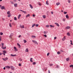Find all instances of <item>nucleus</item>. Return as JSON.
Wrapping results in <instances>:
<instances>
[{"mask_svg": "<svg viewBox=\"0 0 73 73\" xmlns=\"http://www.w3.org/2000/svg\"><path fill=\"white\" fill-rule=\"evenodd\" d=\"M7 15H8L7 16L8 17H10L11 16V14L10 13V11H9L7 12Z\"/></svg>", "mask_w": 73, "mask_h": 73, "instance_id": "obj_1", "label": "nucleus"}, {"mask_svg": "<svg viewBox=\"0 0 73 73\" xmlns=\"http://www.w3.org/2000/svg\"><path fill=\"white\" fill-rule=\"evenodd\" d=\"M14 50L15 52H17V50H18L17 49V48L16 47H14Z\"/></svg>", "mask_w": 73, "mask_h": 73, "instance_id": "obj_2", "label": "nucleus"}, {"mask_svg": "<svg viewBox=\"0 0 73 73\" xmlns=\"http://www.w3.org/2000/svg\"><path fill=\"white\" fill-rule=\"evenodd\" d=\"M32 41H33V42L34 43V44H38V43L35 40H32Z\"/></svg>", "mask_w": 73, "mask_h": 73, "instance_id": "obj_3", "label": "nucleus"}, {"mask_svg": "<svg viewBox=\"0 0 73 73\" xmlns=\"http://www.w3.org/2000/svg\"><path fill=\"white\" fill-rule=\"evenodd\" d=\"M20 11H21V12H23V13H25V14H26V13H27V12H26V11H24L21 10H20Z\"/></svg>", "mask_w": 73, "mask_h": 73, "instance_id": "obj_4", "label": "nucleus"}, {"mask_svg": "<svg viewBox=\"0 0 73 73\" xmlns=\"http://www.w3.org/2000/svg\"><path fill=\"white\" fill-rule=\"evenodd\" d=\"M3 60H4V61H6V60H8V58H3Z\"/></svg>", "mask_w": 73, "mask_h": 73, "instance_id": "obj_5", "label": "nucleus"}, {"mask_svg": "<svg viewBox=\"0 0 73 73\" xmlns=\"http://www.w3.org/2000/svg\"><path fill=\"white\" fill-rule=\"evenodd\" d=\"M20 28H24V25H20Z\"/></svg>", "mask_w": 73, "mask_h": 73, "instance_id": "obj_6", "label": "nucleus"}, {"mask_svg": "<svg viewBox=\"0 0 73 73\" xmlns=\"http://www.w3.org/2000/svg\"><path fill=\"white\" fill-rule=\"evenodd\" d=\"M14 5L15 7H17V4L15 3L14 4Z\"/></svg>", "mask_w": 73, "mask_h": 73, "instance_id": "obj_7", "label": "nucleus"}, {"mask_svg": "<svg viewBox=\"0 0 73 73\" xmlns=\"http://www.w3.org/2000/svg\"><path fill=\"white\" fill-rule=\"evenodd\" d=\"M55 24H56L57 26L58 27H60V25H59V24L58 23H55Z\"/></svg>", "mask_w": 73, "mask_h": 73, "instance_id": "obj_8", "label": "nucleus"}, {"mask_svg": "<svg viewBox=\"0 0 73 73\" xmlns=\"http://www.w3.org/2000/svg\"><path fill=\"white\" fill-rule=\"evenodd\" d=\"M6 68H7V69H10V68H11V67L8 66H6Z\"/></svg>", "mask_w": 73, "mask_h": 73, "instance_id": "obj_9", "label": "nucleus"}, {"mask_svg": "<svg viewBox=\"0 0 73 73\" xmlns=\"http://www.w3.org/2000/svg\"><path fill=\"white\" fill-rule=\"evenodd\" d=\"M17 45H18V46H19V48H21V46H20V44H19L18 43H17Z\"/></svg>", "mask_w": 73, "mask_h": 73, "instance_id": "obj_10", "label": "nucleus"}, {"mask_svg": "<svg viewBox=\"0 0 73 73\" xmlns=\"http://www.w3.org/2000/svg\"><path fill=\"white\" fill-rule=\"evenodd\" d=\"M70 27L69 26H68L66 27H65V29H69L70 28Z\"/></svg>", "mask_w": 73, "mask_h": 73, "instance_id": "obj_11", "label": "nucleus"}, {"mask_svg": "<svg viewBox=\"0 0 73 73\" xmlns=\"http://www.w3.org/2000/svg\"><path fill=\"white\" fill-rule=\"evenodd\" d=\"M66 39V37L65 36H64V37L62 39V40L63 41H64V40H65Z\"/></svg>", "mask_w": 73, "mask_h": 73, "instance_id": "obj_12", "label": "nucleus"}, {"mask_svg": "<svg viewBox=\"0 0 73 73\" xmlns=\"http://www.w3.org/2000/svg\"><path fill=\"white\" fill-rule=\"evenodd\" d=\"M66 19H69V16H68V15H66Z\"/></svg>", "mask_w": 73, "mask_h": 73, "instance_id": "obj_13", "label": "nucleus"}, {"mask_svg": "<svg viewBox=\"0 0 73 73\" xmlns=\"http://www.w3.org/2000/svg\"><path fill=\"white\" fill-rule=\"evenodd\" d=\"M46 5H49V3H48V1H46Z\"/></svg>", "mask_w": 73, "mask_h": 73, "instance_id": "obj_14", "label": "nucleus"}, {"mask_svg": "<svg viewBox=\"0 0 73 73\" xmlns=\"http://www.w3.org/2000/svg\"><path fill=\"white\" fill-rule=\"evenodd\" d=\"M1 48L3 49H6V46H5V47H4L3 46H2L1 47Z\"/></svg>", "mask_w": 73, "mask_h": 73, "instance_id": "obj_15", "label": "nucleus"}, {"mask_svg": "<svg viewBox=\"0 0 73 73\" xmlns=\"http://www.w3.org/2000/svg\"><path fill=\"white\" fill-rule=\"evenodd\" d=\"M21 16V15L20 14L19 15L18 17V19H20V18Z\"/></svg>", "mask_w": 73, "mask_h": 73, "instance_id": "obj_16", "label": "nucleus"}, {"mask_svg": "<svg viewBox=\"0 0 73 73\" xmlns=\"http://www.w3.org/2000/svg\"><path fill=\"white\" fill-rule=\"evenodd\" d=\"M5 8V7L4 6H3L1 7V9H4Z\"/></svg>", "mask_w": 73, "mask_h": 73, "instance_id": "obj_17", "label": "nucleus"}, {"mask_svg": "<svg viewBox=\"0 0 73 73\" xmlns=\"http://www.w3.org/2000/svg\"><path fill=\"white\" fill-rule=\"evenodd\" d=\"M32 38H36V36L32 35L31 36Z\"/></svg>", "mask_w": 73, "mask_h": 73, "instance_id": "obj_18", "label": "nucleus"}, {"mask_svg": "<svg viewBox=\"0 0 73 73\" xmlns=\"http://www.w3.org/2000/svg\"><path fill=\"white\" fill-rule=\"evenodd\" d=\"M38 5H40V6H41V3L40 2L38 3Z\"/></svg>", "mask_w": 73, "mask_h": 73, "instance_id": "obj_19", "label": "nucleus"}, {"mask_svg": "<svg viewBox=\"0 0 73 73\" xmlns=\"http://www.w3.org/2000/svg\"><path fill=\"white\" fill-rule=\"evenodd\" d=\"M50 28H54V26L52 25H50Z\"/></svg>", "mask_w": 73, "mask_h": 73, "instance_id": "obj_20", "label": "nucleus"}, {"mask_svg": "<svg viewBox=\"0 0 73 73\" xmlns=\"http://www.w3.org/2000/svg\"><path fill=\"white\" fill-rule=\"evenodd\" d=\"M43 33H44V34H46V33H48V32L47 31H44L43 32Z\"/></svg>", "mask_w": 73, "mask_h": 73, "instance_id": "obj_21", "label": "nucleus"}, {"mask_svg": "<svg viewBox=\"0 0 73 73\" xmlns=\"http://www.w3.org/2000/svg\"><path fill=\"white\" fill-rule=\"evenodd\" d=\"M29 6H30V7H31V9H33V7L30 4Z\"/></svg>", "mask_w": 73, "mask_h": 73, "instance_id": "obj_22", "label": "nucleus"}, {"mask_svg": "<svg viewBox=\"0 0 73 73\" xmlns=\"http://www.w3.org/2000/svg\"><path fill=\"white\" fill-rule=\"evenodd\" d=\"M60 3L59 2H58L57 3H56V5H60Z\"/></svg>", "mask_w": 73, "mask_h": 73, "instance_id": "obj_23", "label": "nucleus"}, {"mask_svg": "<svg viewBox=\"0 0 73 73\" xmlns=\"http://www.w3.org/2000/svg\"><path fill=\"white\" fill-rule=\"evenodd\" d=\"M25 52H29V51H28V49L27 48L26 49Z\"/></svg>", "mask_w": 73, "mask_h": 73, "instance_id": "obj_24", "label": "nucleus"}, {"mask_svg": "<svg viewBox=\"0 0 73 73\" xmlns=\"http://www.w3.org/2000/svg\"><path fill=\"white\" fill-rule=\"evenodd\" d=\"M32 59H33L32 58H30V61L31 62H33V61L32 60Z\"/></svg>", "mask_w": 73, "mask_h": 73, "instance_id": "obj_25", "label": "nucleus"}, {"mask_svg": "<svg viewBox=\"0 0 73 73\" xmlns=\"http://www.w3.org/2000/svg\"><path fill=\"white\" fill-rule=\"evenodd\" d=\"M29 16H30V15L29 14H28L26 15V17H29Z\"/></svg>", "mask_w": 73, "mask_h": 73, "instance_id": "obj_26", "label": "nucleus"}, {"mask_svg": "<svg viewBox=\"0 0 73 73\" xmlns=\"http://www.w3.org/2000/svg\"><path fill=\"white\" fill-rule=\"evenodd\" d=\"M23 41L24 43H26L27 42V40H24Z\"/></svg>", "mask_w": 73, "mask_h": 73, "instance_id": "obj_27", "label": "nucleus"}, {"mask_svg": "<svg viewBox=\"0 0 73 73\" xmlns=\"http://www.w3.org/2000/svg\"><path fill=\"white\" fill-rule=\"evenodd\" d=\"M9 26L10 27H12V25H11V23H9Z\"/></svg>", "mask_w": 73, "mask_h": 73, "instance_id": "obj_28", "label": "nucleus"}, {"mask_svg": "<svg viewBox=\"0 0 73 73\" xmlns=\"http://www.w3.org/2000/svg\"><path fill=\"white\" fill-rule=\"evenodd\" d=\"M35 25V24H33L32 25V28L34 27Z\"/></svg>", "mask_w": 73, "mask_h": 73, "instance_id": "obj_29", "label": "nucleus"}, {"mask_svg": "<svg viewBox=\"0 0 73 73\" xmlns=\"http://www.w3.org/2000/svg\"><path fill=\"white\" fill-rule=\"evenodd\" d=\"M42 17L44 19H45V18H46V17L45 16V15H43Z\"/></svg>", "mask_w": 73, "mask_h": 73, "instance_id": "obj_30", "label": "nucleus"}, {"mask_svg": "<svg viewBox=\"0 0 73 73\" xmlns=\"http://www.w3.org/2000/svg\"><path fill=\"white\" fill-rule=\"evenodd\" d=\"M19 61H23L22 59H21V58H19Z\"/></svg>", "mask_w": 73, "mask_h": 73, "instance_id": "obj_31", "label": "nucleus"}, {"mask_svg": "<svg viewBox=\"0 0 73 73\" xmlns=\"http://www.w3.org/2000/svg\"><path fill=\"white\" fill-rule=\"evenodd\" d=\"M3 53H6L7 52H6V51L5 50H3Z\"/></svg>", "mask_w": 73, "mask_h": 73, "instance_id": "obj_32", "label": "nucleus"}, {"mask_svg": "<svg viewBox=\"0 0 73 73\" xmlns=\"http://www.w3.org/2000/svg\"><path fill=\"white\" fill-rule=\"evenodd\" d=\"M66 61H69V58H66Z\"/></svg>", "mask_w": 73, "mask_h": 73, "instance_id": "obj_33", "label": "nucleus"}, {"mask_svg": "<svg viewBox=\"0 0 73 73\" xmlns=\"http://www.w3.org/2000/svg\"><path fill=\"white\" fill-rule=\"evenodd\" d=\"M14 20H15L16 21V20H17V18H16V17H14Z\"/></svg>", "mask_w": 73, "mask_h": 73, "instance_id": "obj_34", "label": "nucleus"}, {"mask_svg": "<svg viewBox=\"0 0 73 73\" xmlns=\"http://www.w3.org/2000/svg\"><path fill=\"white\" fill-rule=\"evenodd\" d=\"M46 27H47V28H49V25H47L46 26Z\"/></svg>", "mask_w": 73, "mask_h": 73, "instance_id": "obj_35", "label": "nucleus"}, {"mask_svg": "<svg viewBox=\"0 0 73 73\" xmlns=\"http://www.w3.org/2000/svg\"><path fill=\"white\" fill-rule=\"evenodd\" d=\"M0 35H3V33L2 32L0 33Z\"/></svg>", "mask_w": 73, "mask_h": 73, "instance_id": "obj_36", "label": "nucleus"}, {"mask_svg": "<svg viewBox=\"0 0 73 73\" xmlns=\"http://www.w3.org/2000/svg\"><path fill=\"white\" fill-rule=\"evenodd\" d=\"M57 53L58 54H60V51H58L57 52Z\"/></svg>", "mask_w": 73, "mask_h": 73, "instance_id": "obj_37", "label": "nucleus"}, {"mask_svg": "<svg viewBox=\"0 0 73 73\" xmlns=\"http://www.w3.org/2000/svg\"><path fill=\"white\" fill-rule=\"evenodd\" d=\"M36 64V62H33V65H35V64Z\"/></svg>", "mask_w": 73, "mask_h": 73, "instance_id": "obj_38", "label": "nucleus"}, {"mask_svg": "<svg viewBox=\"0 0 73 73\" xmlns=\"http://www.w3.org/2000/svg\"><path fill=\"white\" fill-rule=\"evenodd\" d=\"M73 67V65H71L70 66V68L72 67V68Z\"/></svg>", "mask_w": 73, "mask_h": 73, "instance_id": "obj_39", "label": "nucleus"}, {"mask_svg": "<svg viewBox=\"0 0 73 73\" xmlns=\"http://www.w3.org/2000/svg\"><path fill=\"white\" fill-rule=\"evenodd\" d=\"M9 37L10 38H11V37H12V34H11V35H10V36H9Z\"/></svg>", "mask_w": 73, "mask_h": 73, "instance_id": "obj_40", "label": "nucleus"}, {"mask_svg": "<svg viewBox=\"0 0 73 73\" xmlns=\"http://www.w3.org/2000/svg\"><path fill=\"white\" fill-rule=\"evenodd\" d=\"M43 36L45 37H47V36H46V35H44Z\"/></svg>", "mask_w": 73, "mask_h": 73, "instance_id": "obj_41", "label": "nucleus"}, {"mask_svg": "<svg viewBox=\"0 0 73 73\" xmlns=\"http://www.w3.org/2000/svg\"><path fill=\"white\" fill-rule=\"evenodd\" d=\"M60 52H63L64 51L62 50H60Z\"/></svg>", "mask_w": 73, "mask_h": 73, "instance_id": "obj_42", "label": "nucleus"}, {"mask_svg": "<svg viewBox=\"0 0 73 73\" xmlns=\"http://www.w3.org/2000/svg\"><path fill=\"white\" fill-rule=\"evenodd\" d=\"M67 35H68V36H70V34H69V33H67Z\"/></svg>", "mask_w": 73, "mask_h": 73, "instance_id": "obj_43", "label": "nucleus"}, {"mask_svg": "<svg viewBox=\"0 0 73 73\" xmlns=\"http://www.w3.org/2000/svg\"><path fill=\"white\" fill-rule=\"evenodd\" d=\"M50 54V53H48L47 54V56H49V54Z\"/></svg>", "mask_w": 73, "mask_h": 73, "instance_id": "obj_44", "label": "nucleus"}, {"mask_svg": "<svg viewBox=\"0 0 73 73\" xmlns=\"http://www.w3.org/2000/svg\"><path fill=\"white\" fill-rule=\"evenodd\" d=\"M64 14H66V13H67V12H64Z\"/></svg>", "mask_w": 73, "mask_h": 73, "instance_id": "obj_45", "label": "nucleus"}, {"mask_svg": "<svg viewBox=\"0 0 73 73\" xmlns=\"http://www.w3.org/2000/svg\"><path fill=\"white\" fill-rule=\"evenodd\" d=\"M35 26L36 27H38V24L36 25Z\"/></svg>", "mask_w": 73, "mask_h": 73, "instance_id": "obj_46", "label": "nucleus"}, {"mask_svg": "<svg viewBox=\"0 0 73 73\" xmlns=\"http://www.w3.org/2000/svg\"><path fill=\"white\" fill-rule=\"evenodd\" d=\"M68 2L69 3H70V1L69 0H68Z\"/></svg>", "mask_w": 73, "mask_h": 73, "instance_id": "obj_47", "label": "nucleus"}, {"mask_svg": "<svg viewBox=\"0 0 73 73\" xmlns=\"http://www.w3.org/2000/svg\"><path fill=\"white\" fill-rule=\"evenodd\" d=\"M1 41V37L0 36V41Z\"/></svg>", "mask_w": 73, "mask_h": 73, "instance_id": "obj_48", "label": "nucleus"}, {"mask_svg": "<svg viewBox=\"0 0 73 73\" xmlns=\"http://www.w3.org/2000/svg\"><path fill=\"white\" fill-rule=\"evenodd\" d=\"M52 65H53V64H50V66H52Z\"/></svg>", "mask_w": 73, "mask_h": 73, "instance_id": "obj_49", "label": "nucleus"}, {"mask_svg": "<svg viewBox=\"0 0 73 73\" xmlns=\"http://www.w3.org/2000/svg\"><path fill=\"white\" fill-rule=\"evenodd\" d=\"M11 69H13V66H10Z\"/></svg>", "mask_w": 73, "mask_h": 73, "instance_id": "obj_50", "label": "nucleus"}, {"mask_svg": "<svg viewBox=\"0 0 73 73\" xmlns=\"http://www.w3.org/2000/svg\"><path fill=\"white\" fill-rule=\"evenodd\" d=\"M1 45L2 46H3V45H4V44L3 43H2Z\"/></svg>", "mask_w": 73, "mask_h": 73, "instance_id": "obj_51", "label": "nucleus"}, {"mask_svg": "<svg viewBox=\"0 0 73 73\" xmlns=\"http://www.w3.org/2000/svg\"><path fill=\"white\" fill-rule=\"evenodd\" d=\"M19 66H21V64L20 63L19 64Z\"/></svg>", "mask_w": 73, "mask_h": 73, "instance_id": "obj_52", "label": "nucleus"}, {"mask_svg": "<svg viewBox=\"0 0 73 73\" xmlns=\"http://www.w3.org/2000/svg\"><path fill=\"white\" fill-rule=\"evenodd\" d=\"M10 2L11 4H13V2L11 1Z\"/></svg>", "mask_w": 73, "mask_h": 73, "instance_id": "obj_53", "label": "nucleus"}, {"mask_svg": "<svg viewBox=\"0 0 73 73\" xmlns=\"http://www.w3.org/2000/svg\"><path fill=\"white\" fill-rule=\"evenodd\" d=\"M51 13L52 14V15H53V11H51Z\"/></svg>", "mask_w": 73, "mask_h": 73, "instance_id": "obj_54", "label": "nucleus"}, {"mask_svg": "<svg viewBox=\"0 0 73 73\" xmlns=\"http://www.w3.org/2000/svg\"><path fill=\"white\" fill-rule=\"evenodd\" d=\"M56 38H57V37H54V40H56Z\"/></svg>", "mask_w": 73, "mask_h": 73, "instance_id": "obj_55", "label": "nucleus"}, {"mask_svg": "<svg viewBox=\"0 0 73 73\" xmlns=\"http://www.w3.org/2000/svg\"><path fill=\"white\" fill-rule=\"evenodd\" d=\"M16 56V54L13 55V57H14V56Z\"/></svg>", "mask_w": 73, "mask_h": 73, "instance_id": "obj_56", "label": "nucleus"}, {"mask_svg": "<svg viewBox=\"0 0 73 73\" xmlns=\"http://www.w3.org/2000/svg\"><path fill=\"white\" fill-rule=\"evenodd\" d=\"M33 17H35V15H34V14H33Z\"/></svg>", "mask_w": 73, "mask_h": 73, "instance_id": "obj_57", "label": "nucleus"}, {"mask_svg": "<svg viewBox=\"0 0 73 73\" xmlns=\"http://www.w3.org/2000/svg\"><path fill=\"white\" fill-rule=\"evenodd\" d=\"M11 56H13V54H11Z\"/></svg>", "mask_w": 73, "mask_h": 73, "instance_id": "obj_58", "label": "nucleus"}, {"mask_svg": "<svg viewBox=\"0 0 73 73\" xmlns=\"http://www.w3.org/2000/svg\"><path fill=\"white\" fill-rule=\"evenodd\" d=\"M62 21H65V19H63Z\"/></svg>", "mask_w": 73, "mask_h": 73, "instance_id": "obj_59", "label": "nucleus"}, {"mask_svg": "<svg viewBox=\"0 0 73 73\" xmlns=\"http://www.w3.org/2000/svg\"><path fill=\"white\" fill-rule=\"evenodd\" d=\"M2 20H3L4 21V20H5V19L2 18Z\"/></svg>", "mask_w": 73, "mask_h": 73, "instance_id": "obj_60", "label": "nucleus"}, {"mask_svg": "<svg viewBox=\"0 0 73 73\" xmlns=\"http://www.w3.org/2000/svg\"><path fill=\"white\" fill-rule=\"evenodd\" d=\"M20 37H21V35H20V36H19V38H20Z\"/></svg>", "mask_w": 73, "mask_h": 73, "instance_id": "obj_61", "label": "nucleus"}, {"mask_svg": "<svg viewBox=\"0 0 73 73\" xmlns=\"http://www.w3.org/2000/svg\"><path fill=\"white\" fill-rule=\"evenodd\" d=\"M48 73H50V71L49 70H48Z\"/></svg>", "mask_w": 73, "mask_h": 73, "instance_id": "obj_62", "label": "nucleus"}, {"mask_svg": "<svg viewBox=\"0 0 73 73\" xmlns=\"http://www.w3.org/2000/svg\"><path fill=\"white\" fill-rule=\"evenodd\" d=\"M70 42H71V43H72V41L70 40Z\"/></svg>", "mask_w": 73, "mask_h": 73, "instance_id": "obj_63", "label": "nucleus"}, {"mask_svg": "<svg viewBox=\"0 0 73 73\" xmlns=\"http://www.w3.org/2000/svg\"><path fill=\"white\" fill-rule=\"evenodd\" d=\"M56 67L57 68H58V66H56Z\"/></svg>", "mask_w": 73, "mask_h": 73, "instance_id": "obj_64", "label": "nucleus"}]
</instances>
